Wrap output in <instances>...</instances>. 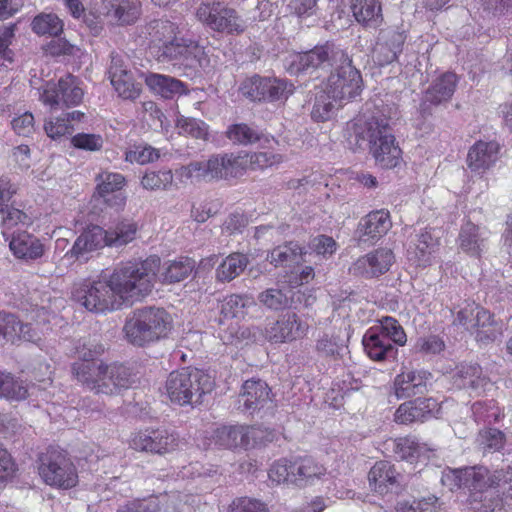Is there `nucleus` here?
<instances>
[{
	"mask_svg": "<svg viewBox=\"0 0 512 512\" xmlns=\"http://www.w3.org/2000/svg\"><path fill=\"white\" fill-rule=\"evenodd\" d=\"M440 410V404L436 399L417 398L402 403L397 408L394 419L399 424H409L416 421L424 422L431 418H437Z\"/></svg>",
	"mask_w": 512,
	"mask_h": 512,
	"instance_id": "nucleus-17",
	"label": "nucleus"
},
{
	"mask_svg": "<svg viewBox=\"0 0 512 512\" xmlns=\"http://www.w3.org/2000/svg\"><path fill=\"white\" fill-rule=\"evenodd\" d=\"M161 266L158 256L143 261L126 262L117 266L109 277V283L121 300H140L149 295Z\"/></svg>",
	"mask_w": 512,
	"mask_h": 512,
	"instance_id": "nucleus-5",
	"label": "nucleus"
},
{
	"mask_svg": "<svg viewBox=\"0 0 512 512\" xmlns=\"http://www.w3.org/2000/svg\"><path fill=\"white\" fill-rule=\"evenodd\" d=\"M452 379L456 388L469 390L475 395H480L492 386L478 364H461L456 368Z\"/></svg>",
	"mask_w": 512,
	"mask_h": 512,
	"instance_id": "nucleus-21",
	"label": "nucleus"
},
{
	"mask_svg": "<svg viewBox=\"0 0 512 512\" xmlns=\"http://www.w3.org/2000/svg\"><path fill=\"white\" fill-rule=\"evenodd\" d=\"M31 322H0V342L15 343L17 340L36 342L40 340L38 332L29 334Z\"/></svg>",
	"mask_w": 512,
	"mask_h": 512,
	"instance_id": "nucleus-40",
	"label": "nucleus"
},
{
	"mask_svg": "<svg viewBox=\"0 0 512 512\" xmlns=\"http://www.w3.org/2000/svg\"><path fill=\"white\" fill-rule=\"evenodd\" d=\"M479 443L485 452L500 451L505 444V435L498 429L490 428L480 432Z\"/></svg>",
	"mask_w": 512,
	"mask_h": 512,
	"instance_id": "nucleus-57",
	"label": "nucleus"
},
{
	"mask_svg": "<svg viewBox=\"0 0 512 512\" xmlns=\"http://www.w3.org/2000/svg\"><path fill=\"white\" fill-rule=\"evenodd\" d=\"M108 75L112 86L121 98L135 100L139 97L141 84L134 81L132 73L125 65L123 58L114 52L111 53Z\"/></svg>",
	"mask_w": 512,
	"mask_h": 512,
	"instance_id": "nucleus-16",
	"label": "nucleus"
},
{
	"mask_svg": "<svg viewBox=\"0 0 512 512\" xmlns=\"http://www.w3.org/2000/svg\"><path fill=\"white\" fill-rule=\"evenodd\" d=\"M441 482L451 491L467 489L477 512H501L503 496L512 499V466L495 471L484 466L446 469Z\"/></svg>",
	"mask_w": 512,
	"mask_h": 512,
	"instance_id": "nucleus-1",
	"label": "nucleus"
},
{
	"mask_svg": "<svg viewBox=\"0 0 512 512\" xmlns=\"http://www.w3.org/2000/svg\"><path fill=\"white\" fill-rule=\"evenodd\" d=\"M300 256L301 248L299 245L290 242L272 249L266 259L275 267H278L297 263Z\"/></svg>",
	"mask_w": 512,
	"mask_h": 512,
	"instance_id": "nucleus-47",
	"label": "nucleus"
},
{
	"mask_svg": "<svg viewBox=\"0 0 512 512\" xmlns=\"http://www.w3.org/2000/svg\"><path fill=\"white\" fill-rule=\"evenodd\" d=\"M380 334H383L389 339V342H394L398 345H404L407 337L404 329L399 325V322H379Z\"/></svg>",
	"mask_w": 512,
	"mask_h": 512,
	"instance_id": "nucleus-64",
	"label": "nucleus"
},
{
	"mask_svg": "<svg viewBox=\"0 0 512 512\" xmlns=\"http://www.w3.org/2000/svg\"><path fill=\"white\" fill-rule=\"evenodd\" d=\"M105 346L96 339H89L77 347L79 362H95L94 360L105 352Z\"/></svg>",
	"mask_w": 512,
	"mask_h": 512,
	"instance_id": "nucleus-61",
	"label": "nucleus"
},
{
	"mask_svg": "<svg viewBox=\"0 0 512 512\" xmlns=\"http://www.w3.org/2000/svg\"><path fill=\"white\" fill-rule=\"evenodd\" d=\"M301 322H269L265 327L266 338L273 342H285L300 336Z\"/></svg>",
	"mask_w": 512,
	"mask_h": 512,
	"instance_id": "nucleus-43",
	"label": "nucleus"
},
{
	"mask_svg": "<svg viewBox=\"0 0 512 512\" xmlns=\"http://www.w3.org/2000/svg\"><path fill=\"white\" fill-rule=\"evenodd\" d=\"M269 393L270 389L266 382L260 379L247 380L238 398L239 408L242 407L251 413L261 409L270 400Z\"/></svg>",
	"mask_w": 512,
	"mask_h": 512,
	"instance_id": "nucleus-24",
	"label": "nucleus"
},
{
	"mask_svg": "<svg viewBox=\"0 0 512 512\" xmlns=\"http://www.w3.org/2000/svg\"><path fill=\"white\" fill-rule=\"evenodd\" d=\"M438 244V239L430 231H422L417 235L415 248L412 251L409 250V256L419 266H427L432 262Z\"/></svg>",
	"mask_w": 512,
	"mask_h": 512,
	"instance_id": "nucleus-35",
	"label": "nucleus"
},
{
	"mask_svg": "<svg viewBox=\"0 0 512 512\" xmlns=\"http://www.w3.org/2000/svg\"><path fill=\"white\" fill-rule=\"evenodd\" d=\"M154 55L160 63L178 61L190 67L196 63L202 66L204 48L196 42L177 37L167 44L154 47Z\"/></svg>",
	"mask_w": 512,
	"mask_h": 512,
	"instance_id": "nucleus-12",
	"label": "nucleus"
},
{
	"mask_svg": "<svg viewBox=\"0 0 512 512\" xmlns=\"http://www.w3.org/2000/svg\"><path fill=\"white\" fill-rule=\"evenodd\" d=\"M195 268V261L188 257H181L178 260L167 261L163 265L160 274L162 283H177L187 278Z\"/></svg>",
	"mask_w": 512,
	"mask_h": 512,
	"instance_id": "nucleus-36",
	"label": "nucleus"
},
{
	"mask_svg": "<svg viewBox=\"0 0 512 512\" xmlns=\"http://www.w3.org/2000/svg\"><path fill=\"white\" fill-rule=\"evenodd\" d=\"M282 156L273 152H254L251 154H234L233 170L235 177L250 168L252 170L265 169L282 162Z\"/></svg>",
	"mask_w": 512,
	"mask_h": 512,
	"instance_id": "nucleus-27",
	"label": "nucleus"
},
{
	"mask_svg": "<svg viewBox=\"0 0 512 512\" xmlns=\"http://www.w3.org/2000/svg\"><path fill=\"white\" fill-rule=\"evenodd\" d=\"M268 475L270 480L276 484L293 485V482L296 481L293 462L286 459L275 462L269 469Z\"/></svg>",
	"mask_w": 512,
	"mask_h": 512,
	"instance_id": "nucleus-52",
	"label": "nucleus"
},
{
	"mask_svg": "<svg viewBox=\"0 0 512 512\" xmlns=\"http://www.w3.org/2000/svg\"><path fill=\"white\" fill-rule=\"evenodd\" d=\"M395 261L394 253L389 248H378L358 258L349 268L355 276L372 278L386 273Z\"/></svg>",
	"mask_w": 512,
	"mask_h": 512,
	"instance_id": "nucleus-15",
	"label": "nucleus"
},
{
	"mask_svg": "<svg viewBox=\"0 0 512 512\" xmlns=\"http://www.w3.org/2000/svg\"><path fill=\"white\" fill-rule=\"evenodd\" d=\"M228 512H269V508L259 499L239 497L232 501Z\"/></svg>",
	"mask_w": 512,
	"mask_h": 512,
	"instance_id": "nucleus-58",
	"label": "nucleus"
},
{
	"mask_svg": "<svg viewBox=\"0 0 512 512\" xmlns=\"http://www.w3.org/2000/svg\"><path fill=\"white\" fill-rule=\"evenodd\" d=\"M96 181L97 191L101 197L118 192L125 184V178L122 174L107 171L97 175Z\"/></svg>",
	"mask_w": 512,
	"mask_h": 512,
	"instance_id": "nucleus-51",
	"label": "nucleus"
},
{
	"mask_svg": "<svg viewBox=\"0 0 512 512\" xmlns=\"http://www.w3.org/2000/svg\"><path fill=\"white\" fill-rule=\"evenodd\" d=\"M351 11L358 23L376 28L382 21V10L377 0H351Z\"/></svg>",
	"mask_w": 512,
	"mask_h": 512,
	"instance_id": "nucleus-30",
	"label": "nucleus"
},
{
	"mask_svg": "<svg viewBox=\"0 0 512 512\" xmlns=\"http://www.w3.org/2000/svg\"><path fill=\"white\" fill-rule=\"evenodd\" d=\"M180 134L191 136L195 139L205 140L208 136V126L202 120L181 116L177 120Z\"/></svg>",
	"mask_w": 512,
	"mask_h": 512,
	"instance_id": "nucleus-53",
	"label": "nucleus"
},
{
	"mask_svg": "<svg viewBox=\"0 0 512 512\" xmlns=\"http://www.w3.org/2000/svg\"><path fill=\"white\" fill-rule=\"evenodd\" d=\"M274 437V431L269 428L244 425L245 450L272 442Z\"/></svg>",
	"mask_w": 512,
	"mask_h": 512,
	"instance_id": "nucleus-50",
	"label": "nucleus"
},
{
	"mask_svg": "<svg viewBox=\"0 0 512 512\" xmlns=\"http://www.w3.org/2000/svg\"><path fill=\"white\" fill-rule=\"evenodd\" d=\"M9 247L17 258L27 261L39 259L44 254L41 241L25 231L13 235Z\"/></svg>",
	"mask_w": 512,
	"mask_h": 512,
	"instance_id": "nucleus-29",
	"label": "nucleus"
},
{
	"mask_svg": "<svg viewBox=\"0 0 512 512\" xmlns=\"http://www.w3.org/2000/svg\"><path fill=\"white\" fill-rule=\"evenodd\" d=\"M196 18L208 29L226 35H239L246 30V22L238 12L216 0H202Z\"/></svg>",
	"mask_w": 512,
	"mask_h": 512,
	"instance_id": "nucleus-7",
	"label": "nucleus"
},
{
	"mask_svg": "<svg viewBox=\"0 0 512 512\" xmlns=\"http://www.w3.org/2000/svg\"><path fill=\"white\" fill-rule=\"evenodd\" d=\"M80 300L88 311L95 313L113 311L122 305V301L117 298L109 280L94 282L80 297Z\"/></svg>",
	"mask_w": 512,
	"mask_h": 512,
	"instance_id": "nucleus-14",
	"label": "nucleus"
},
{
	"mask_svg": "<svg viewBox=\"0 0 512 512\" xmlns=\"http://www.w3.org/2000/svg\"><path fill=\"white\" fill-rule=\"evenodd\" d=\"M212 441L224 449H244V425H222L214 429Z\"/></svg>",
	"mask_w": 512,
	"mask_h": 512,
	"instance_id": "nucleus-33",
	"label": "nucleus"
},
{
	"mask_svg": "<svg viewBox=\"0 0 512 512\" xmlns=\"http://www.w3.org/2000/svg\"><path fill=\"white\" fill-rule=\"evenodd\" d=\"M500 145L496 141H477L467 154V165L475 173L482 174L498 160Z\"/></svg>",
	"mask_w": 512,
	"mask_h": 512,
	"instance_id": "nucleus-22",
	"label": "nucleus"
},
{
	"mask_svg": "<svg viewBox=\"0 0 512 512\" xmlns=\"http://www.w3.org/2000/svg\"><path fill=\"white\" fill-rule=\"evenodd\" d=\"M145 82L153 92L166 99L185 93L184 83L170 76L150 73L146 76Z\"/></svg>",
	"mask_w": 512,
	"mask_h": 512,
	"instance_id": "nucleus-32",
	"label": "nucleus"
},
{
	"mask_svg": "<svg viewBox=\"0 0 512 512\" xmlns=\"http://www.w3.org/2000/svg\"><path fill=\"white\" fill-rule=\"evenodd\" d=\"M29 386L22 380L14 379L10 373L0 371V398L24 400L29 395Z\"/></svg>",
	"mask_w": 512,
	"mask_h": 512,
	"instance_id": "nucleus-44",
	"label": "nucleus"
},
{
	"mask_svg": "<svg viewBox=\"0 0 512 512\" xmlns=\"http://www.w3.org/2000/svg\"><path fill=\"white\" fill-rule=\"evenodd\" d=\"M363 345L367 355L375 361H382L393 353V346L383 334L370 331L363 338Z\"/></svg>",
	"mask_w": 512,
	"mask_h": 512,
	"instance_id": "nucleus-39",
	"label": "nucleus"
},
{
	"mask_svg": "<svg viewBox=\"0 0 512 512\" xmlns=\"http://www.w3.org/2000/svg\"><path fill=\"white\" fill-rule=\"evenodd\" d=\"M71 143L77 149L93 152L101 150L104 141L99 134L78 133L72 137Z\"/></svg>",
	"mask_w": 512,
	"mask_h": 512,
	"instance_id": "nucleus-59",
	"label": "nucleus"
},
{
	"mask_svg": "<svg viewBox=\"0 0 512 512\" xmlns=\"http://www.w3.org/2000/svg\"><path fill=\"white\" fill-rule=\"evenodd\" d=\"M293 470L296 481L293 485L306 487L312 484L319 475V467L311 457H304L293 461Z\"/></svg>",
	"mask_w": 512,
	"mask_h": 512,
	"instance_id": "nucleus-41",
	"label": "nucleus"
},
{
	"mask_svg": "<svg viewBox=\"0 0 512 512\" xmlns=\"http://www.w3.org/2000/svg\"><path fill=\"white\" fill-rule=\"evenodd\" d=\"M226 137L234 144L252 145L263 136V133L256 128L250 127L246 123H237L230 125L226 130Z\"/></svg>",
	"mask_w": 512,
	"mask_h": 512,
	"instance_id": "nucleus-45",
	"label": "nucleus"
},
{
	"mask_svg": "<svg viewBox=\"0 0 512 512\" xmlns=\"http://www.w3.org/2000/svg\"><path fill=\"white\" fill-rule=\"evenodd\" d=\"M44 130L51 139H58L66 134H71L73 127L63 117L52 118L45 122Z\"/></svg>",
	"mask_w": 512,
	"mask_h": 512,
	"instance_id": "nucleus-63",
	"label": "nucleus"
},
{
	"mask_svg": "<svg viewBox=\"0 0 512 512\" xmlns=\"http://www.w3.org/2000/svg\"><path fill=\"white\" fill-rule=\"evenodd\" d=\"M485 232L476 225L466 223L459 234L460 248L471 256H479L485 248Z\"/></svg>",
	"mask_w": 512,
	"mask_h": 512,
	"instance_id": "nucleus-34",
	"label": "nucleus"
},
{
	"mask_svg": "<svg viewBox=\"0 0 512 512\" xmlns=\"http://www.w3.org/2000/svg\"><path fill=\"white\" fill-rule=\"evenodd\" d=\"M180 505V493L172 492L128 501L117 512H181Z\"/></svg>",
	"mask_w": 512,
	"mask_h": 512,
	"instance_id": "nucleus-18",
	"label": "nucleus"
},
{
	"mask_svg": "<svg viewBox=\"0 0 512 512\" xmlns=\"http://www.w3.org/2000/svg\"><path fill=\"white\" fill-rule=\"evenodd\" d=\"M82 99L83 90L72 75L60 78L57 83H47L40 93V100L51 109L76 106Z\"/></svg>",
	"mask_w": 512,
	"mask_h": 512,
	"instance_id": "nucleus-11",
	"label": "nucleus"
},
{
	"mask_svg": "<svg viewBox=\"0 0 512 512\" xmlns=\"http://www.w3.org/2000/svg\"><path fill=\"white\" fill-rule=\"evenodd\" d=\"M179 443L178 434L168 429L159 428L134 434L130 446L137 451L161 455L176 450Z\"/></svg>",
	"mask_w": 512,
	"mask_h": 512,
	"instance_id": "nucleus-13",
	"label": "nucleus"
},
{
	"mask_svg": "<svg viewBox=\"0 0 512 512\" xmlns=\"http://www.w3.org/2000/svg\"><path fill=\"white\" fill-rule=\"evenodd\" d=\"M213 387L214 380L209 374L190 367L172 371L165 384L171 402L180 406L201 404L203 396L210 393Z\"/></svg>",
	"mask_w": 512,
	"mask_h": 512,
	"instance_id": "nucleus-6",
	"label": "nucleus"
},
{
	"mask_svg": "<svg viewBox=\"0 0 512 512\" xmlns=\"http://www.w3.org/2000/svg\"><path fill=\"white\" fill-rule=\"evenodd\" d=\"M398 476L394 465L388 461H379L370 469L368 480L375 492L385 494L397 484Z\"/></svg>",
	"mask_w": 512,
	"mask_h": 512,
	"instance_id": "nucleus-28",
	"label": "nucleus"
},
{
	"mask_svg": "<svg viewBox=\"0 0 512 512\" xmlns=\"http://www.w3.org/2000/svg\"><path fill=\"white\" fill-rule=\"evenodd\" d=\"M392 227L390 213L387 210L370 212L361 219L358 226L359 237L363 241L375 240L384 236Z\"/></svg>",
	"mask_w": 512,
	"mask_h": 512,
	"instance_id": "nucleus-25",
	"label": "nucleus"
},
{
	"mask_svg": "<svg viewBox=\"0 0 512 512\" xmlns=\"http://www.w3.org/2000/svg\"><path fill=\"white\" fill-rule=\"evenodd\" d=\"M258 299L263 305L273 310H281L288 305V297L280 289H267L259 295Z\"/></svg>",
	"mask_w": 512,
	"mask_h": 512,
	"instance_id": "nucleus-60",
	"label": "nucleus"
},
{
	"mask_svg": "<svg viewBox=\"0 0 512 512\" xmlns=\"http://www.w3.org/2000/svg\"><path fill=\"white\" fill-rule=\"evenodd\" d=\"M457 76L454 73H445L438 77L426 92V97L433 103L449 100L455 92Z\"/></svg>",
	"mask_w": 512,
	"mask_h": 512,
	"instance_id": "nucleus-38",
	"label": "nucleus"
},
{
	"mask_svg": "<svg viewBox=\"0 0 512 512\" xmlns=\"http://www.w3.org/2000/svg\"><path fill=\"white\" fill-rule=\"evenodd\" d=\"M322 70H330L325 88L322 89V103L324 110L332 112L341 107L343 101L359 95L362 88L360 72L352 65L351 60L343 50L332 43L322 47Z\"/></svg>",
	"mask_w": 512,
	"mask_h": 512,
	"instance_id": "nucleus-2",
	"label": "nucleus"
},
{
	"mask_svg": "<svg viewBox=\"0 0 512 512\" xmlns=\"http://www.w3.org/2000/svg\"><path fill=\"white\" fill-rule=\"evenodd\" d=\"M31 27L37 35L56 37L63 30V22L56 14L41 13L34 17Z\"/></svg>",
	"mask_w": 512,
	"mask_h": 512,
	"instance_id": "nucleus-48",
	"label": "nucleus"
},
{
	"mask_svg": "<svg viewBox=\"0 0 512 512\" xmlns=\"http://www.w3.org/2000/svg\"><path fill=\"white\" fill-rule=\"evenodd\" d=\"M107 246V233L97 225L84 230L75 240L68 252L76 259L86 258L88 254Z\"/></svg>",
	"mask_w": 512,
	"mask_h": 512,
	"instance_id": "nucleus-23",
	"label": "nucleus"
},
{
	"mask_svg": "<svg viewBox=\"0 0 512 512\" xmlns=\"http://www.w3.org/2000/svg\"><path fill=\"white\" fill-rule=\"evenodd\" d=\"M102 11L118 24H132L140 15L138 0H102Z\"/></svg>",
	"mask_w": 512,
	"mask_h": 512,
	"instance_id": "nucleus-26",
	"label": "nucleus"
},
{
	"mask_svg": "<svg viewBox=\"0 0 512 512\" xmlns=\"http://www.w3.org/2000/svg\"><path fill=\"white\" fill-rule=\"evenodd\" d=\"M39 461V475L47 485L70 489L78 483L76 467L64 451L48 449Z\"/></svg>",
	"mask_w": 512,
	"mask_h": 512,
	"instance_id": "nucleus-8",
	"label": "nucleus"
},
{
	"mask_svg": "<svg viewBox=\"0 0 512 512\" xmlns=\"http://www.w3.org/2000/svg\"><path fill=\"white\" fill-rule=\"evenodd\" d=\"M107 246L119 248L126 246L136 239L138 224L132 219H121L107 230Z\"/></svg>",
	"mask_w": 512,
	"mask_h": 512,
	"instance_id": "nucleus-31",
	"label": "nucleus"
},
{
	"mask_svg": "<svg viewBox=\"0 0 512 512\" xmlns=\"http://www.w3.org/2000/svg\"><path fill=\"white\" fill-rule=\"evenodd\" d=\"M15 25L10 24L0 28V66H5L6 62L11 63V50L9 45L14 37Z\"/></svg>",
	"mask_w": 512,
	"mask_h": 512,
	"instance_id": "nucleus-62",
	"label": "nucleus"
},
{
	"mask_svg": "<svg viewBox=\"0 0 512 512\" xmlns=\"http://www.w3.org/2000/svg\"><path fill=\"white\" fill-rule=\"evenodd\" d=\"M177 26L168 20H157L153 24V37L155 45H164L177 38Z\"/></svg>",
	"mask_w": 512,
	"mask_h": 512,
	"instance_id": "nucleus-56",
	"label": "nucleus"
},
{
	"mask_svg": "<svg viewBox=\"0 0 512 512\" xmlns=\"http://www.w3.org/2000/svg\"><path fill=\"white\" fill-rule=\"evenodd\" d=\"M249 264L248 256L234 252L228 255L216 270V278L221 282H230L238 277Z\"/></svg>",
	"mask_w": 512,
	"mask_h": 512,
	"instance_id": "nucleus-37",
	"label": "nucleus"
},
{
	"mask_svg": "<svg viewBox=\"0 0 512 512\" xmlns=\"http://www.w3.org/2000/svg\"><path fill=\"white\" fill-rule=\"evenodd\" d=\"M254 306L252 301L239 295H230L223 299L220 305V314L223 319H243L248 314V309Z\"/></svg>",
	"mask_w": 512,
	"mask_h": 512,
	"instance_id": "nucleus-42",
	"label": "nucleus"
},
{
	"mask_svg": "<svg viewBox=\"0 0 512 512\" xmlns=\"http://www.w3.org/2000/svg\"><path fill=\"white\" fill-rule=\"evenodd\" d=\"M171 322H125L123 331L127 341L142 347L165 337L171 329Z\"/></svg>",
	"mask_w": 512,
	"mask_h": 512,
	"instance_id": "nucleus-19",
	"label": "nucleus"
},
{
	"mask_svg": "<svg viewBox=\"0 0 512 512\" xmlns=\"http://www.w3.org/2000/svg\"><path fill=\"white\" fill-rule=\"evenodd\" d=\"M289 58L287 69L291 74H299L310 69L316 71L320 65V52L317 47L308 52L290 55Z\"/></svg>",
	"mask_w": 512,
	"mask_h": 512,
	"instance_id": "nucleus-46",
	"label": "nucleus"
},
{
	"mask_svg": "<svg viewBox=\"0 0 512 512\" xmlns=\"http://www.w3.org/2000/svg\"><path fill=\"white\" fill-rule=\"evenodd\" d=\"M72 373L84 387L97 394L117 395L136 381L132 368L121 362H75Z\"/></svg>",
	"mask_w": 512,
	"mask_h": 512,
	"instance_id": "nucleus-4",
	"label": "nucleus"
},
{
	"mask_svg": "<svg viewBox=\"0 0 512 512\" xmlns=\"http://www.w3.org/2000/svg\"><path fill=\"white\" fill-rule=\"evenodd\" d=\"M431 373L424 370H409L398 374L393 382V390L397 399H406L422 394L427 389Z\"/></svg>",
	"mask_w": 512,
	"mask_h": 512,
	"instance_id": "nucleus-20",
	"label": "nucleus"
},
{
	"mask_svg": "<svg viewBox=\"0 0 512 512\" xmlns=\"http://www.w3.org/2000/svg\"><path fill=\"white\" fill-rule=\"evenodd\" d=\"M234 154L224 153L212 155L207 160L192 161L176 170L181 180L212 181L235 177L233 170Z\"/></svg>",
	"mask_w": 512,
	"mask_h": 512,
	"instance_id": "nucleus-9",
	"label": "nucleus"
},
{
	"mask_svg": "<svg viewBox=\"0 0 512 512\" xmlns=\"http://www.w3.org/2000/svg\"><path fill=\"white\" fill-rule=\"evenodd\" d=\"M239 90L251 101L275 102L286 100L293 93L294 86L283 79L254 75L245 79Z\"/></svg>",
	"mask_w": 512,
	"mask_h": 512,
	"instance_id": "nucleus-10",
	"label": "nucleus"
},
{
	"mask_svg": "<svg viewBox=\"0 0 512 512\" xmlns=\"http://www.w3.org/2000/svg\"><path fill=\"white\" fill-rule=\"evenodd\" d=\"M160 157L159 150L150 145H135L125 154V160L132 164L144 165L157 160Z\"/></svg>",
	"mask_w": 512,
	"mask_h": 512,
	"instance_id": "nucleus-54",
	"label": "nucleus"
},
{
	"mask_svg": "<svg viewBox=\"0 0 512 512\" xmlns=\"http://www.w3.org/2000/svg\"><path fill=\"white\" fill-rule=\"evenodd\" d=\"M393 450L401 460L414 462L420 458L423 447L414 437H400L394 440Z\"/></svg>",
	"mask_w": 512,
	"mask_h": 512,
	"instance_id": "nucleus-49",
	"label": "nucleus"
},
{
	"mask_svg": "<svg viewBox=\"0 0 512 512\" xmlns=\"http://www.w3.org/2000/svg\"><path fill=\"white\" fill-rule=\"evenodd\" d=\"M347 140L353 149L366 142L376 163L382 168H394L401 162V150L395 138L388 132V123L374 116L361 115L347 126Z\"/></svg>",
	"mask_w": 512,
	"mask_h": 512,
	"instance_id": "nucleus-3",
	"label": "nucleus"
},
{
	"mask_svg": "<svg viewBox=\"0 0 512 512\" xmlns=\"http://www.w3.org/2000/svg\"><path fill=\"white\" fill-rule=\"evenodd\" d=\"M173 182L171 170H160L146 172L142 177L141 184L147 190H165Z\"/></svg>",
	"mask_w": 512,
	"mask_h": 512,
	"instance_id": "nucleus-55",
	"label": "nucleus"
}]
</instances>
